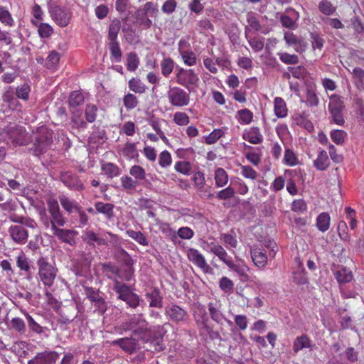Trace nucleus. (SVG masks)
I'll return each mask as SVG.
<instances>
[{"label": "nucleus", "instance_id": "obj_1", "mask_svg": "<svg viewBox=\"0 0 364 364\" xmlns=\"http://www.w3.org/2000/svg\"><path fill=\"white\" fill-rule=\"evenodd\" d=\"M122 328L125 331H132L144 343L151 342L154 340V332L142 314H134L124 321L122 323Z\"/></svg>", "mask_w": 364, "mask_h": 364}, {"label": "nucleus", "instance_id": "obj_2", "mask_svg": "<svg viewBox=\"0 0 364 364\" xmlns=\"http://www.w3.org/2000/svg\"><path fill=\"white\" fill-rule=\"evenodd\" d=\"M36 264L41 281L45 286H52L56 277L58 269L49 262L47 257L43 256L38 259Z\"/></svg>", "mask_w": 364, "mask_h": 364}, {"label": "nucleus", "instance_id": "obj_3", "mask_svg": "<svg viewBox=\"0 0 364 364\" xmlns=\"http://www.w3.org/2000/svg\"><path fill=\"white\" fill-rule=\"evenodd\" d=\"M53 143V132L47 128H42L30 151L36 156L44 154Z\"/></svg>", "mask_w": 364, "mask_h": 364}, {"label": "nucleus", "instance_id": "obj_4", "mask_svg": "<svg viewBox=\"0 0 364 364\" xmlns=\"http://www.w3.org/2000/svg\"><path fill=\"white\" fill-rule=\"evenodd\" d=\"M113 289L118 294V299L125 301L130 307L136 309L139 306L140 297L134 293L130 287L126 284L115 281Z\"/></svg>", "mask_w": 364, "mask_h": 364}, {"label": "nucleus", "instance_id": "obj_5", "mask_svg": "<svg viewBox=\"0 0 364 364\" xmlns=\"http://www.w3.org/2000/svg\"><path fill=\"white\" fill-rule=\"evenodd\" d=\"M169 103L177 107H186L190 103V94L179 87H173L167 92Z\"/></svg>", "mask_w": 364, "mask_h": 364}, {"label": "nucleus", "instance_id": "obj_6", "mask_svg": "<svg viewBox=\"0 0 364 364\" xmlns=\"http://www.w3.org/2000/svg\"><path fill=\"white\" fill-rule=\"evenodd\" d=\"M176 71V82L191 92L190 86L196 85L199 81L197 74L192 69H184L182 68H177Z\"/></svg>", "mask_w": 364, "mask_h": 364}, {"label": "nucleus", "instance_id": "obj_7", "mask_svg": "<svg viewBox=\"0 0 364 364\" xmlns=\"http://www.w3.org/2000/svg\"><path fill=\"white\" fill-rule=\"evenodd\" d=\"M78 305L71 301L63 305L60 309V318L58 323L63 325H68L77 318Z\"/></svg>", "mask_w": 364, "mask_h": 364}, {"label": "nucleus", "instance_id": "obj_8", "mask_svg": "<svg viewBox=\"0 0 364 364\" xmlns=\"http://www.w3.org/2000/svg\"><path fill=\"white\" fill-rule=\"evenodd\" d=\"M165 314L175 323H186L189 319L188 312L175 304L166 306Z\"/></svg>", "mask_w": 364, "mask_h": 364}, {"label": "nucleus", "instance_id": "obj_9", "mask_svg": "<svg viewBox=\"0 0 364 364\" xmlns=\"http://www.w3.org/2000/svg\"><path fill=\"white\" fill-rule=\"evenodd\" d=\"M48 211L53 222V230L55 227H62L66 223V219L60 210L58 202L55 199H49L47 201Z\"/></svg>", "mask_w": 364, "mask_h": 364}, {"label": "nucleus", "instance_id": "obj_10", "mask_svg": "<svg viewBox=\"0 0 364 364\" xmlns=\"http://www.w3.org/2000/svg\"><path fill=\"white\" fill-rule=\"evenodd\" d=\"M60 180L69 189L82 191L85 188L81 180L72 171H62L60 174Z\"/></svg>", "mask_w": 364, "mask_h": 364}, {"label": "nucleus", "instance_id": "obj_11", "mask_svg": "<svg viewBox=\"0 0 364 364\" xmlns=\"http://www.w3.org/2000/svg\"><path fill=\"white\" fill-rule=\"evenodd\" d=\"M208 310L211 319L216 323L223 325L225 321L229 325H232L231 321L227 319L222 312V304L219 301H210L208 304Z\"/></svg>", "mask_w": 364, "mask_h": 364}, {"label": "nucleus", "instance_id": "obj_12", "mask_svg": "<svg viewBox=\"0 0 364 364\" xmlns=\"http://www.w3.org/2000/svg\"><path fill=\"white\" fill-rule=\"evenodd\" d=\"M187 257L190 262L200 268L204 273L212 272V268L207 263L204 256L198 250L190 248L187 251Z\"/></svg>", "mask_w": 364, "mask_h": 364}, {"label": "nucleus", "instance_id": "obj_13", "mask_svg": "<svg viewBox=\"0 0 364 364\" xmlns=\"http://www.w3.org/2000/svg\"><path fill=\"white\" fill-rule=\"evenodd\" d=\"M59 354L54 350H45L38 353L27 364H55Z\"/></svg>", "mask_w": 364, "mask_h": 364}, {"label": "nucleus", "instance_id": "obj_14", "mask_svg": "<svg viewBox=\"0 0 364 364\" xmlns=\"http://www.w3.org/2000/svg\"><path fill=\"white\" fill-rule=\"evenodd\" d=\"M49 13L53 21L61 27L66 26L70 22V14L58 5L50 6Z\"/></svg>", "mask_w": 364, "mask_h": 364}, {"label": "nucleus", "instance_id": "obj_15", "mask_svg": "<svg viewBox=\"0 0 364 364\" xmlns=\"http://www.w3.org/2000/svg\"><path fill=\"white\" fill-rule=\"evenodd\" d=\"M53 234L55 235L61 242L74 246L76 243L75 237L77 232L73 230L61 229L55 227L53 230Z\"/></svg>", "mask_w": 364, "mask_h": 364}, {"label": "nucleus", "instance_id": "obj_16", "mask_svg": "<svg viewBox=\"0 0 364 364\" xmlns=\"http://www.w3.org/2000/svg\"><path fill=\"white\" fill-rule=\"evenodd\" d=\"M251 258L255 265L263 268L267 263L265 250L262 246L254 245L250 250Z\"/></svg>", "mask_w": 364, "mask_h": 364}, {"label": "nucleus", "instance_id": "obj_17", "mask_svg": "<svg viewBox=\"0 0 364 364\" xmlns=\"http://www.w3.org/2000/svg\"><path fill=\"white\" fill-rule=\"evenodd\" d=\"M113 346H119L124 352L131 354L138 348L136 340L132 337L119 338L111 342Z\"/></svg>", "mask_w": 364, "mask_h": 364}, {"label": "nucleus", "instance_id": "obj_18", "mask_svg": "<svg viewBox=\"0 0 364 364\" xmlns=\"http://www.w3.org/2000/svg\"><path fill=\"white\" fill-rule=\"evenodd\" d=\"M284 39L289 46H294L295 51L298 53L304 52L306 47V42L301 38L298 37L291 32H286Z\"/></svg>", "mask_w": 364, "mask_h": 364}, {"label": "nucleus", "instance_id": "obj_19", "mask_svg": "<svg viewBox=\"0 0 364 364\" xmlns=\"http://www.w3.org/2000/svg\"><path fill=\"white\" fill-rule=\"evenodd\" d=\"M11 238L17 243L25 244L27 241L28 231L21 225H11L9 230Z\"/></svg>", "mask_w": 364, "mask_h": 364}, {"label": "nucleus", "instance_id": "obj_20", "mask_svg": "<svg viewBox=\"0 0 364 364\" xmlns=\"http://www.w3.org/2000/svg\"><path fill=\"white\" fill-rule=\"evenodd\" d=\"M15 95L14 88L9 86L6 88L1 97L3 102L6 103L8 107L13 110L18 109L20 107V103Z\"/></svg>", "mask_w": 364, "mask_h": 364}, {"label": "nucleus", "instance_id": "obj_21", "mask_svg": "<svg viewBox=\"0 0 364 364\" xmlns=\"http://www.w3.org/2000/svg\"><path fill=\"white\" fill-rule=\"evenodd\" d=\"M209 252L214 254L218 258L223 262L228 267L232 262L231 257L228 255L225 249L219 244L211 242L208 245Z\"/></svg>", "mask_w": 364, "mask_h": 364}, {"label": "nucleus", "instance_id": "obj_22", "mask_svg": "<svg viewBox=\"0 0 364 364\" xmlns=\"http://www.w3.org/2000/svg\"><path fill=\"white\" fill-rule=\"evenodd\" d=\"M209 252L214 254L218 258L223 262L228 267L232 262L231 257L228 255L225 249L219 244L211 242L208 245Z\"/></svg>", "mask_w": 364, "mask_h": 364}, {"label": "nucleus", "instance_id": "obj_23", "mask_svg": "<svg viewBox=\"0 0 364 364\" xmlns=\"http://www.w3.org/2000/svg\"><path fill=\"white\" fill-rule=\"evenodd\" d=\"M209 252L214 254L218 258L223 262L228 267L232 262L231 257L228 255L225 249L219 244L211 242L208 245Z\"/></svg>", "mask_w": 364, "mask_h": 364}, {"label": "nucleus", "instance_id": "obj_24", "mask_svg": "<svg viewBox=\"0 0 364 364\" xmlns=\"http://www.w3.org/2000/svg\"><path fill=\"white\" fill-rule=\"evenodd\" d=\"M209 252L214 254L218 258L223 262L228 267L232 262L231 257L228 255L225 249L219 244L211 242L208 245Z\"/></svg>", "mask_w": 364, "mask_h": 364}, {"label": "nucleus", "instance_id": "obj_25", "mask_svg": "<svg viewBox=\"0 0 364 364\" xmlns=\"http://www.w3.org/2000/svg\"><path fill=\"white\" fill-rule=\"evenodd\" d=\"M100 265L102 267L104 275L107 278L113 280L114 285H115V281H119L118 275H119V268L110 262L100 263Z\"/></svg>", "mask_w": 364, "mask_h": 364}, {"label": "nucleus", "instance_id": "obj_26", "mask_svg": "<svg viewBox=\"0 0 364 364\" xmlns=\"http://www.w3.org/2000/svg\"><path fill=\"white\" fill-rule=\"evenodd\" d=\"M23 314L26 317L27 325L30 332L38 335L42 334L47 330L46 327L42 326L33 316L28 312L24 311Z\"/></svg>", "mask_w": 364, "mask_h": 364}, {"label": "nucleus", "instance_id": "obj_27", "mask_svg": "<svg viewBox=\"0 0 364 364\" xmlns=\"http://www.w3.org/2000/svg\"><path fill=\"white\" fill-rule=\"evenodd\" d=\"M95 208L97 213L104 215L107 220H111L114 216V205L112 203H105L99 201L95 203Z\"/></svg>", "mask_w": 364, "mask_h": 364}, {"label": "nucleus", "instance_id": "obj_28", "mask_svg": "<svg viewBox=\"0 0 364 364\" xmlns=\"http://www.w3.org/2000/svg\"><path fill=\"white\" fill-rule=\"evenodd\" d=\"M83 241L86 242L90 246H95V243L98 245H107L106 240L102 237H100L97 234L92 230L85 231L82 237Z\"/></svg>", "mask_w": 364, "mask_h": 364}, {"label": "nucleus", "instance_id": "obj_29", "mask_svg": "<svg viewBox=\"0 0 364 364\" xmlns=\"http://www.w3.org/2000/svg\"><path fill=\"white\" fill-rule=\"evenodd\" d=\"M146 297L150 300L149 306L161 308L162 306V296L160 290L157 288H154L145 294Z\"/></svg>", "mask_w": 364, "mask_h": 364}, {"label": "nucleus", "instance_id": "obj_30", "mask_svg": "<svg viewBox=\"0 0 364 364\" xmlns=\"http://www.w3.org/2000/svg\"><path fill=\"white\" fill-rule=\"evenodd\" d=\"M245 140L253 144H258L262 141V135L258 127H252L242 135Z\"/></svg>", "mask_w": 364, "mask_h": 364}, {"label": "nucleus", "instance_id": "obj_31", "mask_svg": "<svg viewBox=\"0 0 364 364\" xmlns=\"http://www.w3.org/2000/svg\"><path fill=\"white\" fill-rule=\"evenodd\" d=\"M134 18L136 23L141 26L143 29H149L152 26V21L141 9H139L135 11Z\"/></svg>", "mask_w": 364, "mask_h": 364}, {"label": "nucleus", "instance_id": "obj_32", "mask_svg": "<svg viewBox=\"0 0 364 364\" xmlns=\"http://www.w3.org/2000/svg\"><path fill=\"white\" fill-rule=\"evenodd\" d=\"M311 347V341L306 334L297 336L293 343V350L295 353L304 348H309Z\"/></svg>", "mask_w": 364, "mask_h": 364}, {"label": "nucleus", "instance_id": "obj_33", "mask_svg": "<svg viewBox=\"0 0 364 364\" xmlns=\"http://www.w3.org/2000/svg\"><path fill=\"white\" fill-rule=\"evenodd\" d=\"M59 200L63 208L69 214L79 210V208L81 207L75 200H70L65 195L60 196Z\"/></svg>", "mask_w": 364, "mask_h": 364}, {"label": "nucleus", "instance_id": "obj_34", "mask_svg": "<svg viewBox=\"0 0 364 364\" xmlns=\"http://www.w3.org/2000/svg\"><path fill=\"white\" fill-rule=\"evenodd\" d=\"M314 165L319 171H325L328 168L330 161L326 151L322 150L319 152L317 159L314 161Z\"/></svg>", "mask_w": 364, "mask_h": 364}, {"label": "nucleus", "instance_id": "obj_35", "mask_svg": "<svg viewBox=\"0 0 364 364\" xmlns=\"http://www.w3.org/2000/svg\"><path fill=\"white\" fill-rule=\"evenodd\" d=\"M274 111L278 118H283L287 115V107L285 101L279 97L274 99Z\"/></svg>", "mask_w": 364, "mask_h": 364}, {"label": "nucleus", "instance_id": "obj_36", "mask_svg": "<svg viewBox=\"0 0 364 364\" xmlns=\"http://www.w3.org/2000/svg\"><path fill=\"white\" fill-rule=\"evenodd\" d=\"M32 23L38 27V33L41 38H48L53 33V29L50 25L46 23H40L35 20L31 21Z\"/></svg>", "mask_w": 364, "mask_h": 364}, {"label": "nucleus", "instance_id": "obj_37", "mask_svg": "<svg viewBox=\"0 0 364 364\" xmlns=\"http://www.w3.org/2000/svg\"><path fill=\"white\" fill-rule=\"evenodd\" d=\"M194 317L198 326L200 329H203L208 333L213 331L212 328L208 324L209 318L204 310L201 311L200 314H195Z\"/></svg>", "mask_w": 364, "mask_h": 364}, {"label": "nucleus", "instance_id": "obj_38", "mask_svg": "<svg viewBox=\"0 0 364 364\" xmlns=\"http://www.w3.org/2000/svg\"><path fill=\"white\" fill-rule=\"evenodd\" d=\"M16 265L21 271L25 272L28 276L31 274L32 266L24 253L21 252L17 257Z\"/></svg>", "mask_w": 364, "mask_h": 364}, {"label": "nucleus", "instance_id": "obj_39", "mask_svg": "<svg viewBox=\"0 0 364 364\" xmlns=\"http://www.w3.org/2000/svg\"><path fill=\"white\" fill-rule=\"evenodd\" d=\"M228 267L237 273V274L240 277L241 280L243 282L247 281L249 279V276L247 274V271L249 270V267L243 264H235L233 262L230 263Z\"/></svg>", "mask_w": 364, "mask_h": 364}, {"label": "nucleus", "instance_id": "obj_40", "mask_svg": "<svg viewBox=\"0 0 364 364\" xmlns=\"http://www.w3.org/2000/svg\"><path fill=\"white\" fill-rule=\"evenodd\" d=\"M331 218L328 213L323 212L319 214L316 218V227L322 232L329 229Z\"/></svg>", "mask_w": 364, "mask_h": 364}, {"label": "nucleus", "instance_id": "obj_41", "mask_svg": "<svg viewBox=\"0 0 364 364\" xmlns=\"http://www.w3.org/2000/svg\"><path fill=\"white\" fill-rule=\"evenodd\" d=\"M248 31L249 28L248 27L245 28V37L248 41V43L251 48L254 50L255 52H259L262 50L264 48V38L262 37H254V38H249L248 37Z\"/></svg>", "mask_w": 364, "mask_h": 364}, {"label": "nucleus", "instance_id": "obj_42", "mask_svg": "<svg viewBox=\"0 0 364 364\" xmlns=\"http://www.w3.org/2000/svg\"><path fill=\"white\" fill-rule=\"evenodd\" d=\"M102 171L109 178H112L119 175V168L113 163H103L102 164Z\"/></svg>", "mask_w": 364, "mask_h": 364}, {"label": "nucleus", "instance_id": "obj_43", "mask_svg": "<svg viewBox=\"0 0 364 364\" xmlns=\"http://www.w3.org/2000/svg\"><path fill=\"white\" fill-rule=\"evenodd\" d=\"M334 275L337 282L340 284L348 283L353 279L352 272L348 270L346 268H342L339 270H337Z\"/></svg>", "mask_w": 364, "mask_h": 364}, {"label": "nucleus", "instance_id": "obj_44", "mask_svg": "<svg viewBox=\"0 0 364 364\" xmlns=\"http://www.w3.org/2000/svg\"><path fill=\"white\" fill-rule=\"evenodd\" d=\"M121 22L119 19H114L109 25L108 39L109 41H117V36L120 31Z\"/></svg>", "mask_w": 364, "mask_h": 364}, {"label": "nucleus", "instance_id": "obj_45", "mask_svg": "<svg viewBox=\"0 0 364 364\" xmlns=\"http://www.w3.org/2000/svg\"><path fill=\"white\" fill-rule=\"evenodd\" d=\"M129 88L135 93L143 94L146 90V86L139 78L133 77L129 81Z\"/></svg>", "mask_w": 364, "mask_h": 364}, {"label": "nucleus", "instance_id": "obj_46", "mask_svg": "<svg viewBox=\"0 0 364 364\" xmlns=\"http://www.w3.org/2000/svg\"><path fill=\"white\" fill-rule=\"evenodd\" d=\"M328 108L329 112L343 110L344 102L341 97L337 95H333L330 97Z\"/></svg>", "mask_w": 364, "mask_h": 364}, {"label": "nucleus", "instance_id": "obj_47", "mask_svg": "<svg viewBox=\"0 0 364 364\" xmlns=\"http://www.w3.org/2000/svg\"><path fill=\"white\" fill-rule=\"evenodd\" d=\"M109 48L112 58L117 63H119L122 60V52L121 50L119 43L118 41H109Z\"/></svg>", "mask_w": 364, "mask_h": 364}, {"label": "nucleus", "instance_id": "obj_48", "mask_svg": "<svg viewBox=\"0 0 364 364\" xmlns=\"http://www.w3.org/2000/svg\"><path fill=\"white\" fill-rule=\"evenodd\" d=\"M215 180L218 187H223L226 185L228 181V176L226 171L222 168H217L215 172Z\"/></svg>", "mask_w": 364, "mask_h": 364}, {"label": "nucleus", "instance_id": "obj_49", "mask_svg": "<svg viewBox=\"0 0 364 364\" xmlns=\"http://www.w3.org/2000/svg\"><path fill=\"white\" fill-rule=\"evenodd\" d=\"M30 91V85L28 83H23L16 88L15 94L17 98L27 101L29 99Z\"/></svg>", "mask_w": 364, "mask_h": 364}, {"label": "nucleus", "instance_id": "obj_50", "mask_svg": "<svg viewBox=\"0 0 364 364\" xmlns=\"http://www.w3.org/2000/svg\"><path fill=\"white\" fill-rule=\"evenodd\" d=\"M173 68L174 61L171 58H166L161 63V73L166 77L172 73Z\"/></svg>", "mask_w": 364, "mask_h": 364}, {"label": "nucleus", "instance_id": "obj_51", "mask_svg": "<svg viewBox=\"0 0 364 364\" xmlns=\"http://www.w3.org/2000/svg\"><path fill=\"white\" fill-rule=\"evenodd\" d=\"M116 257L122 262L124 266H133L134 264L132 257L122 248L117 251Z\"/></svg>", "mask_w": 364, "mask_h": 364}, {"label": "nucleus", "instance_id": "obj_52", "mask_svg": "<svg viewBox=\"0 0 364 364\" xmlns=\"http://www.w3.org/2000/svg\"><path fill=\"white\" fill-rule=\"evenodd\" d=\"M84 96L79 91L73 92L68 99L69 105L75 107L81 105L84 102Z\"/></svg>", "mask_w": 364, "mask_h": 364}, {"label": "nucleus", "instance_id": "obj_53", "mask_svg": "<svg viewBox=\"0 0 364 364\" xmlns=\"http://www.w3.org/2000/svg\"><path fill=\"white\" fill-rule=\"evenodd\" d=\"M181 56L183 63L188 66H193L196 64V55L192 50L181 51Z\"/></svg>", "mask_w": 364, "mask_h": 364}, {"label": "nucleus", "instance_id": "obj_54", "mask_svg": "<svg viewBox=\"0 0 364 364\" xmlns=\"http://www.w3.org/2000/svg\"><path fill=\"white\" fill-rule=\"evenodd\" d=\"M11 326L13 329L20 334H24L26 331V323L24 321L19 317L13 318L11 320Z\"/></svg>", "mask_w": 364, "mask_h": 364}, {"label": "nucleus", "instance_id": "obj_55", "mask_svg": "<svg viewBox=\"0 0 364 364\" xmlns=\"http://www.w3.org/2000/svg\"><path fill=\"white\" fill-rule=\"evenodd\" d=\"M122 154L128 159H134L138 156L137 149L134 143L127 142L122 149Z\"/></svg>", "mask_w": 364, "mask_h": 364}, {"label": "nucleus", "instance_id": "obj_56", "mask_svg": "<svg viewBox=\"0 0 364 364\" xmlns=\"http://www.w3.org/2000/svg\"><path fill=\"white\" fill-rule=\"evenodd\" d=\"M127 234L132 239L136 240L141 245H148L149 242L145 235L140 231H134L132 230H127Z\"/></svg>", "mask_w": 364, "mask_h": 364}, {"label": "nucleus", "instance_id": "obj_57", "mask_svg": "<svg viewBox=\"0 0 364 364\" xmlns=\"http://www.w3.org/2000/svg\"><path fill=\"white\" fill-rule=\"evenodd\" d=\"M139 60L135 53H129L127 57V68L129 71H135L138 68Z\"/></svg>", "mask_w": 364, "mask_h": 364}, {"label": "nucleus", "instance_id": "obj_58", "mask_svg": "<svg viewBox=\"0 0 364 364\" xmlns=\"http://www.w3.org/2000/svg\"><path fill=\"white\" fill-rule=\"evenodd\" d=\"M318 9L326 16H330L336 11V7L333 6L331 2L327 0H323L318 4Z\"/></svg>", "mask_w": 364, "mask_h": 364}, {"label": "nucleus", "instance_id": "obj_59", "mask_svg": "<svg viewBox=\"0 0 364 364\" xmlns=\"http://www.w3.org/2000/svg\"><path fill=\"white\" fill-rule=\"evenodd\" d=\"M283 162L289 166H293L298 164L299 161L295 153L290 149H286Z\"/></svg>", "mask_w": 364, "mask_h": 364}, {"label": "nucleus", "instance_id": "obj_60", "mask_svg": "<svg viewBox=\"0 0 364 364\" xmlns=\"http://www.w3.org/2000/svg\"><path fill=\"white\" fill-rule=\"evenodd\" d=\"M138 103L139 102L136 97L132 93H128L125 95L123 97L124 106L127 109H132L135 108L138 105Z\"/></svg>", "mask_w": 364, "mask_h": 364}, {"label": "nucleus", "instance_id": "obj_61", "mask_svg": "<svg viewBox=\"0 0 364 364\" xmlns=\"http://www.w3.org/2000/svg\"><path fill=\"white\" fill-rule=\"evenodd\" d=\"M173 120L174 123L178 126H186L188 125L190 122V118L188 115L183 112H176L173 114Z\"/></svg>", "mask_w": 364, "mask_h": 364}, {"label": "nucleus", "instance_id": "obj_62", "mask_svg": "<svg viewBox=\"0 0 364 364\" xmlns=\"http://www.w3.org/2000/svg\"><path fill=\"white\" fill-rule=\"evenodd\" d=\"M0 21L8 26H12L14 23L9 11L3 6H0Z\"/></svg>", "mask_w": 364, "mask_h": 364}, {"label": "nucleus", "instance_id": "obj_63", "mask_svg": "<svg viewBox=\"0 0 364 364\" xmlns=\"http://www.w3.org/2000/svg\"><path fill=\"white\" fill-rule=\"evenodd\" d=\"M120 181L124 189L129 191L135 190L139 184L137 181L128 176H122Z\"/></svg>", "mask_w": 364, "mask_h": 364}, {"label": "nucleus", "instance_id": "obj_64", "mask_svg": "<svg viewBox=\"0 0 364 364\" xmlns=\"http://www.w3.org/2000/svg\"><path fill=\"white\" fill-rule=\"evenodd\" d=\"M60 58V55L57 51H51L46 58V67L48 68H55L59 63Z\"/></svg>", "mask_w": 364, "mask_h": 364}]
</instances>
